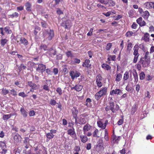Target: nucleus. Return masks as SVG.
Masks as SVG:
<instances>
[{"label":"nucleus","instance_id":"1","mask_svg":"<svg viewBox=\"0 0 154 154\" xmlns=\"http://www.w3.org/2000/svg\"><path fill=\"white\" fill-rule=\"evenodd\" d=\"M150 63V57L149 55V52L146 51L145 52L144 56L141 57L139 60V63L142 64V66L144 68L149 66Z\"/></svg>","mask_w":154,"mask_h":154},{"label":"nucleus","instance_id":"2","mask_svg":"<svg viewBox=\"0 0 154 154\" xmlns=\"http://www.w3.org/2000/svg\"><path fill=\"white\" fill-rule=\"evenodd\" d=\"M107 88L106 87H103L95 95V99L98 100L102 96L106 95L107 94Z\"/></svg>","mask_w":154,"mask_h":154},{"label":"nucleus","instance_id":"3","mask_svg":"<svg viewBox=\"0 0 154 154\" xmlns=\"http://www.w3.org/2000/svg\"><path fill=\"white\" fill-rule=\"evenodd\" d=\"M139 49V46L138 44H136L134 47L133 55L134 57L133 60L134 63H136L137 62L138 57L140 55V54L138 53V50Z\"/></svg>","mask_w":154,"mask_h":154},{"label":"nucleus","instance_id":"4","mask_svg":"<svg viewBox=\"0 0 154 154\" xmlns=\"http://www.w3.org/2000/svg\"><path fill=\"white\" fill-rule=\"evenodd\" d=\"M115 103L113 101H110L109 102V105L106 106L105 108V110L108 112L110 110L112 111L113 113L116 112V110L115 109Z\"/></svg>","mask_w":154,"mask_h":154},{"label":"nucleus","instance_id":"5","mask_svg":"<svg viewBox=\"0 0 154 154\" xmlns=\"http://www.w3.org/2000/svg\"><path fill=\"white\" fill-rule=\"evenodd\" d=\"M37 65L38 66L36 69V71L43 74L46 70V66L42 63H39Z\"/></svg>","mask_w":154,"mask_h":154},{"label":"nucleus","instance_id":"6","mask_svg":"<svg viewBox=\"0 0 154 154\" xmlns=\"http://www.w3.org/2000/svg\"><path fill=\"white\" fill-rule=\"evenodd\" d=\"M72 23L69 20H67L62 22L61 24V26L65 29H69L71 27Z\"/></svg>","mask_w":154,"mask_h":154},{"label":"nucleus","instance_id":"7","mask_svg":"<svg viewBox=\"0 0 154 154\" xmlns=\"http://www.w3.org/2000/svg\"><path fill=\"white\" fill-rule=\"evenodd\" d=\"M69 74L72 79L73 80L75 78H76L79 77L81 75V73L76 70L75 71H72L70 72Z\"/></svg>","mask_w":154,"mask_h":154},{"label":"nucleus","instance_id":"8","mask_svg":"<svg viewBox=\"0 0 154 154\" xmlns=\"http://www.w3.org/2000/svg\"><path fill=\"white\" fill-rule=\"evenodd\" d=\"M46 35H47V37L46 39L49 41H50L54 37V32L53 30L50 29L49 31H46Z\"/></svg>","mask_w":154,"mask_h":154},{"label":"nucleus","instance_id":"9","mask_svg":"<svg viewBox=\"0 0 154 154\" xmlns=\"http://www.w3.org/2000/svg\"><path fill=\"white\" fill-rule=\"evenodd\" d=\"M71 111L72 116L75 120V123H76L77 119V117L79 112L78 110L76 107L74 106L72 109Z\"/></svg>","mask_w":154,"mask_h":154},{"label":"nucleus","instance_id":"10","mask_svg":"<svg viewBox=\"0 0 154 154\" xmlns=\"http://www.w3.org/2000/svg\"><path fill=\"white\" fill-rule=\"evenodd\" d=\"M21 136L18 134H16L14 137V142L16 145H17L20 142L21 140Z\"/></svg>","mask_w":154,"mask_h":154},{"label":"nucleus","instance_id":"11","mask_svg":"<svg viewBox=\"0 0 154 154\" xmlns=\"http://www.w3.org/2000/svg\"><path fill=\"white\" fill-rule=\"evenodd\" d=\"M78 122H77V121H76V124L79 123L80 125H82L86 123V120L82 115H80L78 117Z\"/></svg>","mask_w":154,"mask_h":154},{"label":"nucleus","instance_id":"12","mask_svg":"<svg viewBox=\"0 0 154 154\" xmlns=\"http://www.w3.org/2000/svg\"><path fill=\"white\" fill-rule=\"evenodd\" d=\"M90 60L89 59H86L83 63L82 66L86 68L87 69H89L92 68L91 65L90 63Z\"/></svg>","mask_w":154,"mask_h":154},{"label":"nucleus","instance_id":"13","mask_svg":"<svg viewBox=\"0 0 154 154\" xmlns=\"http://www.w3.org/2000/svg\"><path fill=\"white\" fill-rule=\"evenodd\" d=\"M28 85L31 88L35 89V90L37 89L39 87V85H36L35 83L33 82L32 81H29L28 82Z\"/></svg>","mask_w":154,"mask_h":154},{"label":"nucleus","instance_id":"14","mask_svg":"<svg viewBox=\"0 0 154 154\" xmlns=\"http://www.w3.org/2000/svg\"><path fill=\"white\" fill-rule=\"evenodd\" d=\"M91 127L92 126L88 123H87L84 125L83 128L84 134L86 135L87 132L89 131L91 129Z\"/></svg>","mask_w":154,"mask_h":154},{"label":"nucleus","instance_id":"15","mask_svg":"<svg viewBox=\"0 0 154 154\" xmlns=\"http://www.w3.org/2000/svg\"><path fill=\"white\" fill-rule=\"evenodd\" d=\"M121 137L120 136L117 137L115 134H113L112 137V142L113 143H118L120 140Z\"/></svg>","mask_w":154,"mask_h":154},{"label":"nucleus","instance_id":"16","mask_svg":"<svg viewBox=\"0 0 154 154\" xmlns=\"http://www.w3.org/2000/svg\"><path fill=\"white\" fill-rule=\"evenodd\" d=\"M83 88V86L79 84L76 85L74 87L71 88V90H75L77 91H80L82 90Z\"/></svg>","mask_w":154,"mask_h":154},{"label":"nucleus","instance_id":"17","mask_svg":"<svg viewBox=\"0 0 154 154\" xmlns=\"http://www.w3.org/2000/svg\"><path fill=\"white\" fill-rule=\"evenodd\" d=\"M121 92L122 91L120 89L116 88L115 90H113L110 91V94L111 95H113L114 94L120 95Z\"/></svg>","mask_w":154,"mask_h":154},{"label":"nucleus","instance_id":"18","mask_svg":"<svg viewBox=\"0 0 154 154\" xmlns=\"http://www.w3.org/2000/svg\"><path fill=\"white\" fill-rule=\"evenodd\" d=\"M25 6L26 11L29 12H30L32 11V4L29 2H27L25 4Z\"/></svg>","mask_w":154,"mask_h":154},{"label":"nucleus","instance_id":"19","mask_svg":"<svg viewBox=\"0 0 154 154\" xmlns=\"http://www.w3.org/2000/svg\"><path fill=\"white\" fill-rule=\"evenodd\" d=\"M150 35L149 33H146L143 35V37L142 38L143 40L146 42H148L149 41Z\"/></svg>","mask_w":154,"mask_h":154},{"label":"nucleus","instance_id":"20","mask_svg":"<svg viewBox=\"0 0 154 154\" xmlns=\"http://www.w3.org/2000/svg\"><path fill=\"white\" fill-rule=\"evenodd\" d=\"M154 5V2H148L144 3V5L147 9H150L152 8Z\"/></svg>","mask_w":154,"mask_h":154},{"label":"nucleus","instance_id":"21","mask_svg":"<svg viewBox=\"0 0 154 154\" xmlns=\"http://www.w3.org/2000/svg\"><path fill=\"white\" fill-rule=\"evenodd\" d=\"M46 137L47 139L46 140V142H48L50 140L52 139L54 137V135L50 133V132L47 133L46 134Z\"/></svg>","mask_w":154,"mask_h":154},{"label":"nucleus","instance_id":"22","mask_svg":"<svg viewBox=\"0 0 154 154\" xmlns=\"http://www.w3.org/2000/svg\"><path fill=\"white\" fill-rule=\"evenodd\" d=\"M141 15L145 19L147 20L149 16V13L148 11H144Z\"/></svg>","mask_w":154,"mask_h":154},{"label":"nucleus","instance_id":"23","mask_svg":"<svg viewBox=\"0 0 154 154\" xmlns=\"http://www.w3.org/2000/svg\"><path fill=\"white\" fill-rule=\"evenodd\" d=\"M81 141L83 143H85L88 141V138L85 135H81L80 136Z\"/></svg>","mask_w":154,"mask_h":154},{"label":"nucleus","instance_id":"24","mask_svg":"<svg viewBox=\"0 0 154 154\" xmlns=\"http://www.w3.org/2000/svg\"><path fill=\"white\" fill-rule=\"evenodd\" d=\"M20 112L24 117L26 118L27 117L28 112L24 109L23 107L20 108Z\"/></svg>","mask_w":154,"mask_h":154},{"label":"nucleus","instance_id":"25","mask_svg":"<svg viewBox=\"0 0 154 154\" xmlns=\"http://www.w3.org/2000/svg\"><path fill=\"white\" fill-rule=\"evenodd\" d=\"M20 41V44H23L25 46L29 44L27 40L23 37H21Z\"/></svg>","mask_w":154,"mask_h":154},{"label":"nucleus","instance_id":"26","mask_svg":"<svg viewBox=\"0 0 154 154\" xmlns=\"http://www.w3.org/2000/svg\"><path fill=\"white\" fill-rule=\"evenodd\" d=\"M67 132L68 134L72 137V135H75V136H76L75 129L73 128L72 129H69L67 130Z\"/></svg>","mask_w":154,"mask_h":154},{"label":"nucleus","instance_id":"27","mask_svg":"<svg viewBox=\"0 0 154 154\" xmlns=\"http://www.w3.org/2000/svg\"><path fill=\"white\" fill-rule=\"evenodd\" d=\"M132 44L131 42L128 43L127 46V52H128V53H130L131 51L132 50Z\"/></svg>","mask_w":154,"mask_h":154},{"label":"nucleus","instance_id":"28","mask_svg":"<svg viewBox=\"0 0 154 154\" xmlns=\"http://www.w3.org/2000/svg\"><path fill=\"white\" fill-rule=\"evenodd\" d=\"M92 100L90 98H87L85 101V105L88 107H90L91 106V102Z\"/></svg>","mask_w":154,"mask_h":154},{"label":"nucleus","instance_id":"29","mask_svg":"<svg viewBox=\"0 0 154 154\" xmlns=\"http://www.w3.org/2000/svg\"><path fill=\"white\" fill-rule=\"evenodd\" d=\"M137 104H134L132 107L131 110V114L134 115L137 111Z\"/></svg>","mask_w":154,"mask_h":154},{"label":"nucleus","instance_id":"30","mask_svg":"<svg viewBox=\"0 0 154 154\" xmlns=\"http://www.w3.org/2000/svg\"><path fill=\"white\" fill-rule=\"evenodd\" d=\"M107 5L108 7H113L116 4V2L112 0H108Z\"/></svg>","mask_w":154,"mask_h":154},{"label":"nucleus","instance_id":"31","mask_svg":"<svg viewBox=\"0 0 154 154\" xmlns=\"http://www.w3.org/2000/svg\"><path fill=\"white\" fill-rule=\"evenodd\" d=\"M103 143L102 139H100L97 142V147H99L100 148H102L103 147Z\"/></svg>","mask_w":154,"mask_h":154},{"label":"nucleus","instance_id":"32","mask_svg":"<svg viewBox=\"0 0 154 154\" xmlns=\"http://www.w3.org/2000/svg\"><path fill=\"white\" fill-rule=\"evenodd\" d=\"M97 124L98 127L101 128L103 129H105L106 127H105L104 124H103V122L101 121H98L97 122Z\"/></svg>","mask_w":154,"mask_h":154},{"label":"nucleus","instance_id":"33","mask_svg":"<svg viewBox=\"0 0 154 154\" xmlns=\"http://www.w3.org/2000/svg\"><path fill=\"white\" fill-rule=\"evenodd\" d=\"M102 67L103 69L107 70H110L111 68V67L110 66L104 63H103L102 65Z\"/></svg>","mask_w":154,"mask_h":154},{"label":"nucleus","instance_id":"34","mask_svg":"<svg viewBox=\"0 0 154 154\" xmlns=\"http://www.w3.org/2000/svg\"><path fill=\"white\" fill-rule=\"evenodd\" d=\"M122 78V75L120 73H119L116 75L115 80L117 82H119L121 81Z\"/></svg>","mask_w":154,"mask_h":154},{"label":"nucleus","instance_id":"35","mask_svg":"<svg viewBox=\"0 0 154 154\" xmlns=\"http://www.w3.org/2000/svg\"><path fill=\"white\" fill-rule=\"evenodd\" d=\"M12 116V114H10L7 115H4L2 117L3 120H7L10 119Z\"/></svg>","mask_w":154,"mask_h":154},{"label":"nucleus","instance_id":"36","mask_svg":"<svg viewBox=\"0 0 154 154\" xmlns=\"http://www.w3.org/2000/svg\"><path fill=\"white\" fill-rule=\"evenodd\" d=\"M19 15V14L18 13L15 12L12 14L9 15V17L11 18H13L14 17L17 18L18 17Z\"/></svg>","mask_w":154,"mask_h":154},{"label":"nucleus","instance_id":"37","mask_svg":"<svg viewBox=\"0 0 154 154\" xmlns=\"http://www.w3.org/2000/svg\"><path fill=\"white\" fill-rule=\"evenodd\" d=\"M4 30L8 34H10L12 33L11 30L10 29L9 26H6L5 27Z\"/></svg>","mask_w":154,"mask_h":154},{"label":"nucleus","instance_id":"38","mask_svg":"<svg viewBox=\"0 0 154 154\" xmlns=\"http://www.w3.org/2000/svg\"><path fill=\"white\" fill-rule=\"evenodd\" d=\"M8 40L6 39H2L1 40V44L2 46H4L7 43Z\"/></svg>","mask_w":154,"mask_h":154},{"label":"nucleus","instance_id":"39","mask_svg":"<svg viewBox=\"0 0 154 154\" xmlns=\"http://www.w3.org/2000/svg\"><path fill=\"white\" fill-rule=\"evenodd\" d=\"M129 77V72L128 71H126L125 72L124 76L123 79L124 80H127Z\"/></svg>","mask_w":154,"mask_h":154},{"label":"nucleus","instance_id":"40","mask_svg":"<svg viewBox=\"0 0 154 154\" xmlns=\"http://www.w3.org/2000/svg\"><path fill=\"white\" fill-rule=\"evenodd\" d=\"M9 92V91L5 88H3L2 89V94L4 96L6 95L7 94H8Z\"/></svg>","mask_w":154,"mask_h":154},{"label":"nucleus","instance_id":"41","mask_svg":"<svg viewBox=\"0 0 154 154\" xmlns=\"http://www.w3.org/2000/svg\"><path fill=\"white\" fill-rule=\"evenodd\" d=\"M133 32L131 31H128L125 34V35L127 37H130L132 36Z\"/></svg>","mask_w":154,"mask_h":154},{"label":"nucleus","instance_id":"42","mask_svg":"<svg viewBox=\"0 0 154 154\" xmlns=\"http://www.w3.org/2000/svg\"><path fill=\"white\" fill-rule=\"evenodd\" d=\"M45 71L47 73L48 75H52L53 74V72L51 70V69H46V70H45Z\"/></svg>","mask_w":154,"mask_h":154},{"label":"nucleus","instance_id":"43","mask_svg":"<svg viewBox=\"0 0 154 154\" xmlns=\"http://www.w3.org/2000/svg\"><path fill=\"white\" fill-rule=\"evenodd\" d=\"M123 116H121V119H120L117 122L118 125H122L123 124Z\"/></svg>","mask_w":154,"mask_h":154},{"label":"nucleus","instance_id":"44","mask_svg":"<svg viewBox=\"0 0 154 154\" xmlns=\"http://www.w3.org/2000/svg\"><path fill=\"white\" fill-rule=\"evenodd\" d=\"M140 80H143L144 79L145 75L144 72H141L140 75Z\"/></svg>","mask_w":154,"mask_h":154},{"label":"nucleus","instance_id":"45","mask_svg":"<svg viewBox=\"0 0 154 154\" xmlns=\"http://www.w3.org/2000/svg\"><path fill=\"white\" fill-rule=\"evenodd\" d=\"M102 80L101 75L100 74H98L96 77V82L101 81Z\"/></svg>","mask_w":154,"mask_h":154},{"label":"nucleus","instance_id":"46","mask_svg":"<svg viewBox=\"0 0 154 154\" xmlns=\"http://www.w3.org/2000/svg\"><path fill=\"white\" fill-rule=\"evenodd\" d=\"M133 76L134 79V82H137L138 81V77L137 73L136 71L133 73Z\"/></svg>","mask_w":154,"mask_h":154},{"label":"nucleus","instance_id":"47","mask_svg":"<svg viewBox=\"0 0 154 154\" xmlns=\"http://www.w3.org/2000/svg\"><path fill=\"white\" fill-rule=\"evenodd\" d=\"M134 12L133 10H131L128 12V16L129 17L131 18L134 17Z\"/></svg>","mask_w":154,"mask_h":154},{"label":"nucleus","instance_id":"48","mask_svg":"<svg viewBox=\"0 0 154 154\" xmlns=\"http://www.w3.org/2000/svg\"><path fill=\"white\" fill-rule=\"evenodd\" d=\"M57 103L55 100L53 99H51L50 100V104L52 106H55Z\"/></svg>","mask_w":154,"mask_h":154},{"label":"nucleus","instance_id":"49","mask_svg":"<svg viewBox=\"0 0 154 154\" xmlns=\"http://www.w3.org/2000/svg\"><path fill=\"white\" fill-rule=\"evenodd\" d=\"M47 53L49 54L50 56L51 57H53L56 54V52L55 51H49Z\"/></svg>","mask_w":154,"mask_h":154},{"label":"nucleus","instance_id":"50","mask_svg":"<svg viewBox=\"0 0 154 154\" xmlns=\"http://www.w3.org/2000/svg\"><path fill=\"white\" fill-rule=\"evenodd\" d=\"M112 43H109L107 44L106 47V49L107 51L109 50L112 47Z\"/></svg>","mask_w":154,"mask_h":154},{"label":"nucleus","instance_id":"51","mask_svg":"<svg viewBox=\"0 0 154 154\" xmlns=\"http://www.w3.org/2000/svg\"><path fill=\"white\" fill-rule=\"evenodd\" d=\"M56 91L58 93L59 95L60 96L62 94V90L60 87L57 88L56 89Z\"/></svg>","mask_w":154,"mask_h":154},{"label":"nucleus","instance_id":"52","mask_svg":"<svg viewBox=\"0 0 154 154\" xmlns=\"http://www.w3.org/2000/svg\"><path fill=\"white\" fill-rule=\"evenodd\" d=\"M18 95L20 96H21L23 97H25L27 96L28 95L26 94L25 93L23 92H21L18 94Z\"/></svg>","mask_w":154,"mask_h":154},{"label":"nucleus","instance_id":"53","mask_svg":"<svg viewBox=\"0 0 154 154\" xmlns=\"http://www.w3.org/2000/svg\"><path fill=\"white\" fill-rule=\"evenodd\" d=\"M47 46L45 45L42 44L40 46V48L41 49H43L45 51L48 50Z\"/></svg>","mask_w":154,"mask_h":154},{"label":"nucleus","instance_id":"54","mask_svg":"<svg viewBox=\"0 0 154 154\" xmlns=\"http://www.w3.org/2000/svg\"><path fill=\"white\" fill-rule=\"evenodd\" d=\"M23 143L24 145L29 144V138L28 137H25Z\"/></svg>","mask_w":154,"mask_h":154},{"label":"nucleus","instance_id":"55","mask_svg":"<svg viewBox=\"0 0 154 154\" xmlns=\"http://www.w3.org/2000/svg\"><path fill=\"white\" fill-rule=\"evenodd\" d=\"M11 93L14 96H16L17 95V91L14 89H12L10 90Z\"/></svg>","mask_w":154,"mask_h":154},{"label":"nucleus","instance_id":"56","mask_svg":"<svg viewBox=\"0 0 154 154\" xmlns=\"http://www.w3.org/2000/svg\"><path fill=\"white\" fill-rule=\"evenodd\" d=\"M94 29L93 28L90 29V31L87 34V35L88 36H91L92 35Z\"/></svg>","mask_w":154,"mask_h":154},{"label":"nucleus","instance_id":"57","mask_svg":"<svg viewBox=\"0 0 154 154\" xmlns=\"http://www.w3.org/2000/svg\"><path fill=\"white\" fill-rule=\"evenodd\" d=\"M26 68V66H24L23 64H22L20 65V66L19 68V69L20 71H21L23 69H25Z\"/></svg>","mask_w":154,"mask_h":154},{"label":"nucleus","instance_id":"58","mask_svg":"<svg viewBox=\"0 0 154 154\" xmlns=\"http://www.w3.org/2000/svg\"><path fill=\"white\" fill-rule=\"evenodd\" d=\"M136 68L139 71L140 70L141 68L142 64L139 63V61L136 65Z\"/></svg>","mask_w":154,"mask_h":154},{"label":"nucleus","instance_id":"59","mask_svg":"<svg viewBox=\"0 0 154 154\" xmlns=\"http://www.w3.org/2000/svg\"><path fill=\"white\" fill-rule=\"evenodd\" d=\"M108 0H98V2L101 3L102 4H104L105 5H106L107 4V1Z\"/></svg>","mask_w":154,"mask_h":154},{"label":"nucleus","instance_id":"60","mask_svg":"<svg viewBox=\"0 0 154 154\" xmlns=\"http://www.w3.org/2000/svg\"><path fill=\"white\" fill-rule=\"evenodd\" d=\"M66 56L68 57H72L73 56L72 53H71V52L70 51H68L66 53Z\"/></svg>","mask_w":154,"mask_h":154},{"label":"nucleus","instance_id":"61","mask_svg":"<svg viewBox=\"0 0 154 154\" xmlns=\"http://www.w3.org/2000/svg\"><path fill=\"white\" fill-rule=\"evenodd\" d=\"M41 24L42 26L45 28H46L47 26V23L45 21H42L41 22Z\"/></svg>","mask_w":154,"mask_h":154},{"label":"nucleus","instance_id":"62","mask_svg":"<svg viewBox=\"0 0 154 154\" xmlns=\"http://www.w3.org/2000/svg\"><path fill=\"white\" fill-rule=\"evenodd\" d=\"M98 131L97 129H96L94 132L93 133V136L94 137H98V136L97 135V134L98 133Z\"/></svg>","mask_w":154,"mask_h":154},{"label":"nucleus","instance_id":"63","mask_svg":"<svg viewBox=\"0 0 154 154\" xmlns=\"http://www.w3.org/2000/svg\"><path fill=\"white\" fill-rule=\"evenodd\" d=\"M142 20V18L141 17H140L137 20V23L140 26V24L141 23V22Z\"/></svg>","mask_w":154,"mask_h":154},{"label":"nucleus","instance_id":"64","mask_svg":"<svg viewBox=\"0 0 154 154\" xmlns=\"http://www.w3.org/2000/svg\"><path fill=\"white\" fill-rule=\"evenodd\" d=\"M74 149L75 151L79 152L80 150V148L79 146H77L75 147Z\"/></svg>","mask_w":154,"mask_h":154}]
</instances>
